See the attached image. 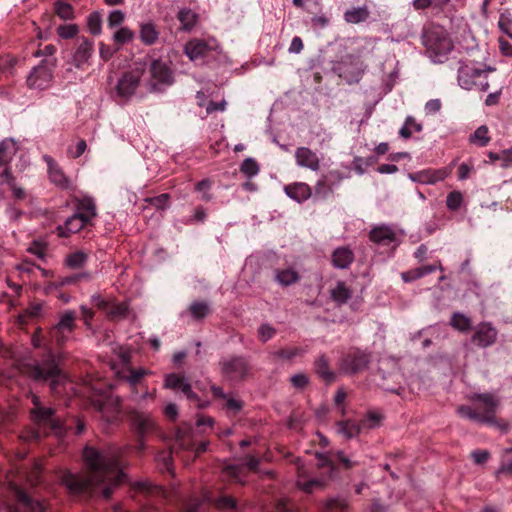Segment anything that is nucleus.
<instances>
[{
    "label": "nucleus",
    "mask_w": 512,
    "mask_h": 512,
    "mask_svg": "<svg viewBox=\"0 0 512 512\" xmlns=\"http://www.w3.org/2000/svg\"><path fill=\"white\" fill-rule=\"evenodd\" d=\"M125 450L117 447L102 449L86 444L83 449L85 472L64 470L59 475L61 485L75 500L92 497L110 499L113 491L125 479Z\"/></svg>",
    "instance_id": "1"
},
{
    "label": "nucleus",
    "mask_w": 512,
    "mask_h": 512,
    "mask_svg": "<svg viewBox=\"0 0 512 512\" xmlns=\"http://www.w3.org/2000/svg\"><path fill=\"white\" fill-rule=\"evenodd\" d=\"M27 398L31 401L29 408L31 426L21 432L19 438L23 442L38 443L48 436L62 439L73 428L72 425H75L76 435H80L85 430V423L81 419L73 418L71 423L63 421L55 407L32 391L27 393Z\"/></svg>",
    "instance_id": "2"
},
{
    "label": "nucleus",
    "mask_w": 512,
    "mask_h": 512,
    "mask_svg": "<svg viewBox=\"0 0 512 512\" xmlns=\"http://www.w3.org/2000/svg\"><path fill=\"white\" fill-rule=\"evenodd\" d=\"M214 420L211 417L200 415L195 425L183 423L176 428L175 440L168 451H161L156 457L159 467L163 471L171 472L173 468V455L180 457L184 462H191L198 455L207 450L208 442L199 440L201 433L212 429Z\"/></svg>",
    "instance_id": "3"
},
{
    "label": "nucleus",
    "mask_w": 512,
    "mask_h": 512,
    "mask_svg": "<svg viewBox=\"0 0 512 512\" xmlns=\"http://www.w3.org/2000/svg\"><path fill=\"white\" fill-rule=\"evenodd\" d=\"M32 345L35 348L47 347V353L40 360L23 363L20 365V373L38 382H49L52 392L57 393L58 387L66 380V375L59 366V361L52 351L54 345L50 344L41 335V329H38L32 336Z\"/></svg>",
    "instance_id": "4"
},
{
    "label": "nucleus",
    "mask_w": 512,
    "mask_h": 512,
    "mask_svg": "<svg viewBox=\"0 0 512 512\" xmlns=\"http://www.w3.org/2000/svg\"><path fill=\"white\" fill-rule=\"evenodd\" d=\"M473 407L461 405L457 408V414L465 419L480 423L489 424L506 433L509 424L496 418V412L500 406V399L493 393H473L468 396Z\"/></svg>",
    "instance_id": "5"
},
{
    "label": "nucleus",
    "mask_w": 512,
    "mask_h": 512,
    "mask_svg": "<svg viewBox=\"0 0 512 512\" xmlns=\"http://www.w3.org/2000/svg\"><path fill=\"white\" fill-rule=\"evenodd\" d=\"M164 387L182 392L189 404L198 409L205 408L215 397H224L221 387L202 382H197L192 386L183 375L177 373L166 375Z\"/></svg>",
    "instance_id": "6"
},
{
    "label": "nucleus",
    "mask_w": 512,
    "mask_h": 512,
    "mask_svg": "<svg viewBox=\"0 0 512 512\" xmlns=\"http://www.w3.org/2000/svg\"><path fill=\"white\" fill-rule=\"evenodd\" d=\"M495 68L482 66L472 60L460 61L457 81L462 89L486 92L489 89V74Z\"/></svg>",
    "instance_id": "7"
},
{
    "label": "nucleus",
    "mask_w": 512,
    "mask_h": 512,
    "mask_svg": "<svg viewBox=\"0 0 512 512\" xmlns=\"http://www.w3.org/2000/svg\"><path fill=\"white\" fill-rule=\"evenodd\" d=\"M130 491L131 497L139 503L140 512H157V505L168 497L165 489L148 481L135 483Z\"/></svg>",
    "instance_id": "8"
},
{
    "label": "nucleus",
    "mask_w": 512,
    "mask_h": 512,
    "mask_svg": "<svg viewBox=\"0 0 512 512\" xmlns=\"http://www.w3.org/2000/svg\"><path fill=\"white\" fill-rule=\"evenodd\" d=\"M213 506L218 510L224 508V493L222 488L211 490L208 487L203 488L201 497L193 496L181 501L179 512H199L204 506Z\"/></svg>",
    "instance_id": "9"
},
{
    "label": "nucleus",
    "mask_w": 512,
    "mask_h": 512,
    "mask_svg": "<svg viewBox=\"0 0 512 512\" xmlns=\"http://www.w3.org/2000/svg\"><path fill=\"white\" fill-rule=\"evenodd\" d=\"M424 46L436 56L446 55L453 49V44L445 29L432 26L424 31L422 36Z\"/></svg>",
    "instance_id": "10"
},
{
    "label": "nucleus",
    "mask_w": 512,
    "mask_h": 512,
    "mask_svg": "<svg viewBox=\"0 0 512 512\" xmlns=\"http://www.w3.org/2000/svg\"><path fill=\"white\" fill-rule=\"evenodd\" d=\"M76 318V312L72 310H67L61 314L58 323H56L48 332L51 345L60 348L68 341L76 328Z\"/></svg>",
    "instance_id": "11"
},
{
    "label": "nucleus",
    "mask_w": 512,
    "mask_h": 512,
    "mask_svg": "<svg viewBox=\"0 0 512 512\" xmlns=\"http://www.w3.org/2000/svg\"><path fill=\"white\" fill-rule=\"evenodd\" d=\"M150 90L153 92L162 91V87L171 86L174 83V72L167 61L153 59L149 65Z\"/></svg>",
    "instance_id": "12"
},
{
    "label": "nucleus",
    "mask_w": 512,
    "mask_h": 512,
    "mask_svg": "<svg viewBox=\"0 0 512 512\" xmlns=\"http://www.w3.org/2000/svg\"><path fill=\"white\" fill-rule=\"evenodd\" d=\"M57 66L56 58H44L40 64L33 68L27 77L29 88L43 90L48 87Z\"/></svg>",
    "instance_id": "13"
},
{
    "label": "nucleus",
    "mask_w": 512,
    "mask_h": 512,
    "mask_svg": "<svg viewBox=\"0 0 512 512\" xmlns=\"http://www.w3.org/2000/svg\"><path fill=\"white\" fill-rule=\"evenodd\" d=\"M15 504L9 506V512H51L45 501L34 499L17 485H11Z\"/></svg>",
    "instance_id": "14"
},
{
    "label": "nucleus",
    "mask_w": 512,
    "mask_h": 512,
    "mask_svg": "<svg viewBox=\"0 0 512 512\" xmlns=\"http://www.w3.org/2000/svg\"><path fill=\"white\" fill-rule=\"evenodd\" d=\"M471 343L480 349H486L496 344L499 336L498 329L490 321H482L472 329Z\"/></svg>",
    "instance_id": "15"
},
{
    "label": "nucleus",
    "mask_w": 512,
    "mask_h": 512,
    "mask_svg": "<svg viewBox=\"0 0 512 512\" xmlns=\"http://www.w3.org/2000/svg\"><path fill=\"white\" fill-rule=\"evenodd\" d=\"M370 363V354L358 348L350 349L340 360V369L347 374H356L366 368Z\"/></svg>",
    "instance_id": "16"
},
{
    "label": "nucleus",
    "mask_w": 512,
    "mask_h": 512,
    "mask_svg": "<svg viewBox=\"0 0 512 512\" xmlns=\"http://www.w3.org/2000/svg\"><path fill=\"white\" fill-rule=\"evenodd\" d=\"M129 418L131 426L138 437V444L136 448L138 452H142L144 450L143 438L154 432L155 422L149 414L140 411H132Z\"/></svg>",
    "instance_id": "17"
},
{
    "label": "nucleus",
    "mask_w": 512,
    "mask_h": 512,
    "mask_svg": "<svg viewBox=\"0 0 512 512\" xmlns=\"http://www.w3.org/2000/svg\"><path fill=\"white\" fill-rule=\"evenodd\" d=\"M75 205V213L69 217L64 224H71L74 220H79L82 224H90V222L96 217V204L92 197H73Z\"/></svg>",
    "instance_id": "18"
},
{
    "label": "nucleus",
    "mask_w": 512,
    "mask_h": 512,
    "mask_svg": "<svg viewBox=\"0 0 512 512\" xmlns=\"http://www.w3.org/2000/svg\"><path fill=\"white\" fill-rule=\"evenodd\" d=\"M92 304L99 310L103 311L109 320L119 321L127 317L128 305L124 302L116 303L103 299L100 295H93Z\"/></svg>",
    "instance_id": "19"
},
{
    "label": "nucleus",
    "mask_w": 512,
    "mask_h": 512,
    "mask_svg": "<svg viewBox=\"0 0 512 512\" xmlns=\"http://www.w3.org/2000/svg\"><path fill=\"white\" fill-rule=\"evenodd\" d=\"M143 71V69L136 68L122 75L117 84V93L120 97L129 98L134 94L139 86Z\"/></svg>",
    "instance_id": "20"
},
{
    "label": "nucleus",
    "mask_w": 512,
    "mask_h": 512,
    "mask_svg": "<svg viewBox=\"0 0 512 512\" xmlns=\"http://www.w3.org/2000/svg\"><path fill=\"white\" fill-rule=\"evenodd\" d=\"M296 163L308 168L312 171H317L320 168V160L315 152L308 147H299L295 152Z\"/></svg>",
    "instance_id": "21"
},
{
    "label": "nucleus",
    "mask_w": 512,
    "mask_h": 512,
    "mask_svg": "<svg viewBox=\"0 0 512 512\" xmlns=\"http://www.w3.org/2000/svg\"><path fill=\"white\" fill-rule=\"evenodd\" d=\"M286 195L298 203H302L312 197V189L303 182L288 184L284 187Z\"/></svg>",
    "instance_id": "22"
},
{
    "label": "nucleus",
    "mask_w": 512,
    "mask_h": 512,
    "mask_svg": "<svg viewBox=\"0 0 512 512\" xmlns=\"http://www.w3.org/2000/svg\"><path fill=\"white\" fill-rule=\"evenodd\" d=\"M49 178L52 183L65 190H73L74 186L72 182L66 177L64 172L52 159L47 161Z\"/></svg>",
    "instance_id": "23"
},
{
    "label": "nucleus",
    "mask_w": 512,
    "mask_h": 512,
    "mask_svg": "<svg viewBox=\"0 0 512 512\" xmlns=\"http://www.w3.org/2000/svg\"><path fill=\"white\" fill-rule=\"evenodd\" d=\"M211 46L201 39H192L185 44L184 51L190 60H198L207 55Z\"/></svg>",
    "instance_id": "24"
},
{
    "label": "nucleus",
    "mask_w": 512,
    "mask_h": 512,
    "mask_svg": "<svg viewBox=\"0 0 512 512\" xmlns=\"http://www.w3.org/2000/svg\"><path fill=\"white\" fill-rule=\"evenodd\" d=\"M331 261L335 268L347 269L354 261V253L347 246L338 247L333 251Z\"/></svg>",
    "instance_id": "25"
},
{
    "label": "nucleus",
    "mask_w": 512,
    "mask_h": 512,
    "mask_svg": "<svg viewBox=\"0 0 512 512\" xmlns=\"http://www.w3.org/2000/svg\"><path fill=\"white\" fill-rule=\"evenodd\" d=\"M94 51L93 41L82 37L81 42L79 43L74 55L73 61L74 65L77 68H81L84 64H86L89 58L92 56Z\"/></svg>",
    "instance_id": "26"
},
{
    "label": "nucleus",
    "mask_w": 512,
    "mask_h": 512,
    "mask_svg": "<svg viewBox=\"0 0 512 512\" xmlns=\"http://www.w3.org/2000/svg\"><path fill=\"white\" fill-rule=\"evenodd\" d=\"M144 202V216L148 217L153 209L160 213L164 209L168 208L170 206V195L168 193H163L157 196L147 197L144 199Z\"/></svg>",
    "instance_id": "27"
},
{
    "label": "nucleus",
    "mask_w": 512,
    "mask_h": 512,
    "mask_svg": "<svg viewBox=\"0 0 512 512\" xmlns=\"http://www.w3.org/2000/svg\"><path fill=\"white\" fill-rule=\"evenodd\" d=\"M370 239L378 245H390L396 239V235L390 226H375L370 231Z\"/></svg>",
    "instance_id": "28"
},
{
    "label": "nucleus",
    "mask_w": 512,
    "mask_h": 512,
    "mask_svg": "<svg viewBox=\"0 0 512 512\" xmlns=\"http://www.w3.org/2000/svg\"><path fill=\"white\" fill-rule=\"evenodd\" d=\"M353 291L344 281H338L330 290V297L337 305H343L352 297Z\"/></svg>",
    "instance_id": "29"
},
{
    "label": "nucleus",
    "mask_w": 512,
    "mask_h": 512,
    "mask_svg": "<svg viewBox=\"0 0 512 512\" xmlns=\"http://www.w3.org/2000/svg\"><path fill=\"white\" fill-rule=\"evenodd\" d=\"M370 17V11L367 5L352 7L344 12L343 18L348 24H359L365 22Z\"/></svg>",
    "instance_id": "30"
},
{
    "label": "nucleus",
    "mask_w": 512,
    "mask_h": 512,
    "mask_svg": "<svg viewBox=\"0 0 512 512\" xmlns=\"http://www.w3.org/2000/svg\"><path fill=\"white\" fill-rule=\"evenodd\" d=\"M337 433L342 435L346 439H352L357 437L361 431L362 426L361 423H358L353 420H344L336 423Z\"/></svg>",
    "instance_id": "31"
},
{
    "label": "nucleus",
    "mask_w": 512,
    "mask_h": 512,
    "mask_svg": "<svg viewBox=\"0 0 512 512\" xmlns=\"http://www.w3.org/2000/svg\"><path fill=\"white\" fill-rule=\"evenodd\" d=\"M139 38L147 46L155 44L159 38V30L152 22L140 24Z\"/></svg>",
    "instance_id": "32"
},
{
    "label": "nucleus",
    "mask_w": 512,
    "mask_h": 512,
    "mask_svg": "<svg viewBox=\"0 0 512 512\" xmlns=\"http://www.w3.org/2000/svg\"><path fill=\"white\" fill-rule=\"evenodd\" d=\"M248 370L247 362L243 358H234L226 363V375L229 374L234 379L244 377Z\"/></svg>",
    "instance_id": "33"
},
{
    "label": "nucleus",
    "mask_w": 512,
    "mask_h": 512,
    "mask_svg": "<svg viewBox=\"0 0 512 512\" xmlns=\"http://www.w3.org/2000/svg\"><path fill=\"white\" fill-rule=\"evenodd\" d=\"M16 145L12 139H4L0 142V172L7 168V164L16 153Z\"/></svg>",
    "instance_id": "34"
},
{
    "label": "nucleus",
    "mask_w": 512,
    "mask_h": 512,
    "mask_svg": "<svg viewBox=\"0 0 512 512\" xmlns=\"http://www.w3.org/2000/svg\"><path fill=\"white\" fill-rule=\"evenodd\" d=\"M329 176H323L321 179H319L314 187V193L312 196L314 199L323 200L328 198L333 194V183L330 182Z\"/></svg>",
    "instance_id": "35"
},
{
    "label": "nucleus",
    "mask_w": 512,
    "mask_h": 512,
    "mask_svg": "<svg viewBox=\"0 0 512 512\" xmlns=\"http://www.w3.org/2000/svg\"><path fill=\"white\" fill-rule=\"evenodd\" d=\"M91 278L92 275L90 272L75 273L69 276L58 277V279L54 282V286L56 288H62L68 285H77L83 281L88 282L91 280Z\"/></svg>",
    "instance_id": "36"
},
{
    "label": "nucleus",
    "mask_w": 512,
    "mask_h": 512,
    "mask_svg": "<svg viewBox=\"0 0 512 512\" xmlns=\"http://www.w3.org/2000/svg\"><path fill=\"white\" fill-rule=\"evenodd\" d=\"M300 274L294 268L279 269L275 273V280L281 286H290L300 280Z\"/></svg>",
    "instance_id": "37"
},
{
    "label": "nucleus",
    "mask_w": 512,
    "mask_h": 512,
    "mask_svg": "<svg viewBox=\"0 0 512 512\" xmlns=\"http://www.w3.org/2000/svg\"><path fill=\"white\" fill-rule=\"evenodd\" d=\"M450 325L461 333H466L473 329L472 320L469 316L461 312H454L450 318Z\"/></svg>",
    "instance_id": "38"
},
{
    "label": "nucleus",
    "mask_w": 512,
    "mask_h": 512,
    "mask_svg": "<svg viewBox=\"0 0 512 512\" xmlns=\"http://www.w3.org/2000/svg\"><path fill=\"white\" fill-rule=\"evenodd\" d=\"M490 140L489 128L486 125L479 126L468 138L469 143L477 147H486Z\"/></svg>",
    "instance_id": "39"
},
{
    "label": "nucleus",
    "mask_w": 512,
    "mask_h": 512,
    "mask_svg": "<svg viewBox=\"0 0 512 512\" xmlns=\"http://www.w3.org/2000/svg\"><path fill=\"white\" fill-rule=\"evenodd\" d=\"M0 184H7L9 188L13 191L14 197L16 199H23L26 195L25 191L22 188H19L15 184V178L12 175L10 168H5L0 172Z\"/></svg>",
    "instance_id": "40"
},
{
    "label": "nucleus",
    "mask_w": 512,
    "mask_h": 512,
    "mask_svg": "<svg viewBox=\"0 0 512 512\" xmlns=\"http://www.w3.org/2000/svg\"><path fill=\"white\" fill-rule=\"evenodd\" d=\"M184 30H191L198 21V14L193 12L191 9H181L177 15Z\"/></svg>",
    "instance_id": "41"
},
{
    "label": "nucleus",
    "mask_w": 512,
    "mask_h": 512,
    "mask_svg": "<svg viewBox=\"0 0 512 512\" xmlns=\"http://www.w3.org/2000/svg\"><path fill=\"white\" fill-rule=\"evenodd\" d=\"M88 260V254L83 251H76L68 254L65 264L71 269L82 268Z\"/></svg>",
    "instance_id": "42"
},
{
    "label": "nucleus",
    "mask_w": 512,
    "mask_h": 512,
    "mask_svg": "<svg viewBox=\"0 0 512 512\" xmlns=\"http://www.w3.org/2000/svg\"><path fill=\"white\" fill-rule=\"evenodd\" d=\"M315 369L318 375L327 382H332L335 379V374L329 368L327 359L320 356L315 362Z\"/></svg>",
    "instance_id": "43"
},
{
    "label": "nucleus",
    "mask_w": 512,
    "mask_h": 512,
    "mask_svg": "<svg viewBox=\"0 0 512 512\" xmlns=\"http://www.w3.org/2000/svg\"><path fill=\"white\" fill-rule=\"evenodd\" d=\"M189 312L196 320H201L210 313V307L206 302L196 301L189 306Z\"/></svg>",
    "instance_id": "44"
},
{
    "label": "nucleus",
    "mask_w": 512,
    "mask_h": 512,
    "mask_svg": "<svg viewBox=\"0 0 512 512\" xmlns=\"http://www.w3.org/2000/svg\"><path fill=\"white\" fill-rule=\"evenodd\" d=\"M54 10L55 14L63 20L74 18V9L69 3L58 1L54 5Z\"/></svg>",
    "instance_id": "45"
},
{
    "label": "nucleus",
    "mask_w": 512,
    "mask_h": 512,
    "mask_svg": "<svg viewBox=\"0 0 512 512\" xmlns=\"http://www.w3.org/2000/svg\"><path fill=\"white\" fill-rule=\"evenodd\" d=\"M438 172L436 171H421L419 173H416V174H410L409 177L413 180V181H418V182H421V183H434L440 179H442L443 177L442 176H437Z\"/></svg>",
    "instance_id": "46"
},
{
    "label": "nucleus",
    "mask_w": 512,
    "mask_h": 512,
    "mask_svg": "<svg viewBox=\"0 0 512 512\" xmlns=\"http://www.w3.org/2000/svg\"><path fill=\"white\" fill-rule=\"evenodd\" d=\"M259 170V165L253 158H246L240 166V171L249 178L257 175Z\"/></svg>",
    "instance_id": "47"
},
{
    "label": "nucleus",
    "mask_w": 512,
    "mask_h": 512,
    "mask_svg": "<svg viewBox=\"0 0 512 512\" xmlns=\"http://www.w3.org/2000/svg\"><path fill=\"white\" fill-rule=\"evenodd\" d=\"M498 27L503 33L512 39V16L509 12H503L500 14Z\"/></svg>",
    "instance_id": "48"
},
{
    "label": "nucleus",
    "mask_w": 512,
    "mask_h": 512,
    "mask_svg": "<svg viewBox=\"0 0 512 512\" xmlns=\"http://www.w3.org/2000/svg\"><path fill=\"white\" fill-rule=\"evenodd\" d=\"M382 415L376 411H369L361 422L362 428L372 429L380 425Z\"/></svg>",
    "instance_id": "49"
},
{
    "label": "nucleus",
    "mask_w": 512,
    "mask_h": 512,
    "mask_svg": "<svg viewBox=\"0 0 512 512\" xmlns=\"http://www.w3.org/2000/svg\"><path fill=\"white\" fill-rule=\"evenodd\" d=\"M133 38H134V32L127 27L120 28L113 35V39H114L115 43L118 45H123L125 43H128Z\"/></svg>",
    "instance_id": "50"
},
{
    "label": "nucleus",
    "mask_w": 512,
    "mask_h": 512,
    "mask_svg": "<svg viewBox=\"0 0 512 512\" xmlns=\"http://www.w3.org/2000/svg\"><path fill=\"white\" fill-rule=\"evenodd\" d=\"M324 483L318 479H312L309 481L297 480V486L306 493H312L323 487Z\"/></svg>",
    "instance_id": "51"
},
{
    "label": "nucleus",
    "mask_w": 512,
    "mask_h": 512,
    "mask_svg": "<svg viewBox=\"0 0 512 512\" xmlns=\"http://www.w3.org/2000/svg\"><path fill=\"white\" fill-rule=\"evenodd\" d=\"M463 203V195L459 191H452L447 195L446 205L448 209L455 211L460 208Z\"/></svg>",
    "instance_id": "52"
},
{
    "label": "nucleus",
    "mask_w": 512,
    "mask_h": 512,
    "mask_svg": "<svg viewBox=\"0 0 512 512\" xmlns=\"http://www.w3.org/2000/svg\"><path fill=\"white\" fill-rule=\"evenodd\" d=\"M88 28L94 35H98L101 32L102 19L101 15L97 12H93L88 16L87 20Z\"/></svg>",
    "instance_id": "53"
},
{
    "label": "nucleus",
    "mask_w": 512,
    "mask_h": 512,
    "mask_svg": "<svg viewBox=\"0 0 512 512\" xmlns=\"http://www.w3.org/2000/svg\"><path fill=\"white\" fill-rule=\"evenodd\" d=\"M57 33L63 39H71L77 35L78 27L75 24L60 25Z\"/></svg>",
    "instance_id": "54"
},
{
    "label": "nucleus",
    "mask_w": 512,
    "mask_h": 512,
    "mask_svg": "<svg viewBox=\"0 0 512 512\" xmlns=\"http://www.w3.org/2000/svg\"><path fill=\"white\" fill-rule=\"evenodd\" d=\"M303 349L298 347L280 349L274 353V355L281 359H292L296 356L302 355Z\"/></svg>",
    "instance_id": "55"
},
{
    "label": "nucleus",
    "mask_w": 512,
    "mask_h": 512,
    "mask_svg": "<svg viewBox=\"0 0 512 512\" xmlns=\"http://www.w3.org/2000/svg\"><path fill=\"white\" fill-rule=\"evenodd\" d=\"M16 64V59L9 56H0V74L12 73V70Z\"/></svg>",
    "instance_id": "56"
},
{
    "label": "nucleus",
    "mask_w": 512,
    "mask_h": 512,
    "mask_svg": "<svg viewBox=\"0 0 512 512\" xmlns=\"http://www.w3.org/2000/svg\"><path fill=\"white\" fill-rule=\"evenodd\" d=\"M147 374H148V371L143 368L130 369L129 375L127 376V381L131 385H137L138 383H140V381L143 379V377Z\"/></svg>",
    "instance_id": "57"
},
{
    "label": "nucleus",
    "mask_w": 512,
    "mask_h": 512,
    "mask_svg": "<svg viewBox=\"0 0 512 512\" xmlns=\"http://www.w3.org/2000/svg\"><path fill=\"white\" fill-rule=\"evenodd\" d=\"M275 332L276 331L272 326L269 324H263L258 329V337L262 342H267L274 336Z\"/></svg>",
    "instance_id": "58"
},
{
    "label": "nucleus",
    "mask_w": 512,
    "mask_h": 512,
    "mask_svg": "<svg viewBox=\"0 0 512 512\" xmlns=\"http://www.w3.org/2000/svg\"><path fill=\"white\" fill-rule=\"evenodd\" d=\"M125 19V14L120 10L112 11L108 17V26L114 28L119 26Z\"/></svg>",
    "instance_id": "59"
},
{
    "label": "nucleus",
    "mask_w": 512,
    "mask_h": 512,
    "mask_svg": "<svg viewBox=\"0 0 512 512\" xmlns=\"http://www.w3.org/2000/svg\"><path fill=\"white\" fill-rule=\"evenodd\" d=\"M243 407L242 401L226 397V416L229 412L238 413Z\"/></svg>",
    "instance_id": "60"
},
{
    "label": "nucleus",
    "mask_w": 512,
    "mask_h": 512,
    "mask_svg": "<svg viewBox=\"0 0 512 512\" xmlns=\"http://www.w3.org/2000/svg\"><path fill=\"white\" fill-rule=\"evenodd\" d=\"M28 251L39 258H44L46 253V245L39 242V241H33L28 248Z\"/></svg>",
    "instance_id": "61"
},
{
    "label": "nucleus",
    "mask_w": 512,
    "mask_h": 512,
    "mask_svg": "<svg viewBox=\"0 0 512 512\" xmlns=\"http://www.w3.org/2000/svg\"><path fill=\"white\" fill-rule=\"evenodd\" d=\"M290 381L294 387H296L298 389H302L308 384L309 379L306 374L299 373V374L293 375L291 377Z\"/></svg>",
    "instance_id": "62"
},
{
    "label": "nucleus",
    "mask_w": 512,
    "mask_h": 512,
    "mask_svg": "<svg viewBox=\"0 0 512 512\" xmlns=\"http://www.w3.org/2000/svg\"><path fill=\"white\" fill-rule=\"evenodd\" d=\"M401 278L405 283H410L421 278L418 268H414L401 273Z\"/></svg>",
    "instance_id": "63"
},
{
    "label": "nucleus",
    "mask_w": 512,
    "mask_h": 512,
    "mask_svg": "<svg viewBox=\"0 0 512 512\" xmlns=\"http://www.w3.org/2000/svg\"><path fill=\"white\" fill-rule=\"evenodd\" d=\"M441 101L439 99H431L425 104L426 114L432 115L437 113L441 109Z\"/></svg>",
    "instance_id": "64"
}]
</instances>
